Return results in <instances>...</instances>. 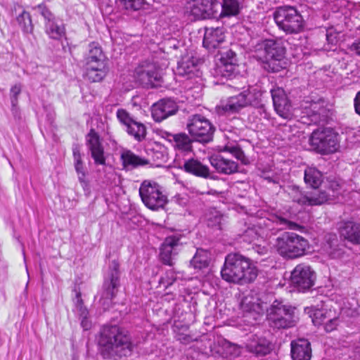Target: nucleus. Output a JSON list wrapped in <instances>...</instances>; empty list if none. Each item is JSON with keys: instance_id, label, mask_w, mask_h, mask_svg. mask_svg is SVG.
<instances>
[{"instance_id": "f257e3e1", "label": "nucleus", "mask_w": 360, "mask_h": 360, "mask_svg": "<svg viewBox=\"0 0 360 360\" xmlns=\"http://www.w3.org/2000/svg\"><path fill=\"white\" fill-rule=\"evenodd\" d=\"M98 344L104 358L115 360L131 356L136 348L128 331L117 325L103 326L99 331Z\"/></svg>"}, {"instance_id": "f03ea898", "label": "nucleus", "mask_w": 360, "mask_h": 360, "mask_svg": "<svg viewBox=\"0 0 360 360\" xmlns=\"http://www.w3.org/2000/svg\"><path fill=\"white\" fill-rule=\"evenodd\" d=\"M257 273L256 266L250 259L238 253L229 254L221 270L224 281L240 285L255 281Z\"/></svg>"}, {"instance_id": "7ed1b4c3", "label": "nucleus", "mask_w": 360, "mask_h": 360, "mask_svg": "<svg viewBox=\"0 0 360 360\" xmlns=\"http://www.w3.org/2000/svg\"><path fill=\"white\" fill-rule=\"evenodd\" d=\"M120 264L117 260L110 262L104 275L103 283L100 292L99 303L104 310L108 309L116 297L120 287Z\"/></svg>"}, {"instance_id": "20e7f679", "label": "nucleus", "mask_w": 360, "mask_h": 360, "mask_svg": "<svg viewBox=\"0 0 360 360\" xmlns=\"http://www.w3.org/2000/svg\"><path fill=\"white\" fill-rule=\"evenodd\" d=\"M278 254L286 259H295L305 255L309 243L304 237L292 232H284L275 243Z\"/></svg>"}, {"instance_id": "39448f33", "label": "nucleus", "mask_w": 360, "mask_h": 360, "mask_svg": "<svg viewBox=\"0 0 360 360\" xmlns=\"http://www.w3.org/2000/svg\"><path fill=\"white\" fill-rule=\"evenodd\" d=\"M274 19L278 28L286 34H297L303 31L304 20L293 6L278 8L274 13Z\"/></svg>"}, {"instance_id": "423d86ee", "label": "nucleus", "mask_w": 360, "mask_h": 360, "mask_svg": "<svg viewBox=\"0 0 360 360\" xmlns=\"http://www.w3.org/2000/svg\"><path fill=\"white\" fill-rule=\"evenodd\" d=\"M296 308L275 300L267 309L269 325L277 329H285L294 326L297 321Z\"/></svg>"}, {"instance_id": "0eeeda50", "label": "nucleus", "mask_w": 360, "mask_h": 360, "mask_svg": "<svg viewBox=\"0 0 360 360\" xmlns=\"http://www.w3.org/2000/svg\"><path fill=\"white\" fill-rule=\"evenodd\" d=\"M338 134L331 128H318L309 137L313 150L323 155L333 153L339 147Z\"/></svg>"}, {"instance_id": "6e6552de", "label": "nucleus", "mask_w": 360, "mask_h": 360, "mask_svg": "<svg viewBox=\"0 0 360 360\" xmlns=\"http://www.w3.org/2000/svg\"><path fill=\"white\" fill-rule=\"evenodd\" d=\"M139 195L143 204L152 210L163 208L167 202L162 187L154 181L144 180L139 188Z\"/></svg>"}, {"instance_id": "1a4fd4ad", "label": "nucleus", "mask_w": 360, "mask_h": 360, "mask_svg": "<svg viewBox=\"0 0 360 360\" xmlns=\"http://www.w3.org/2000/svg\"><path fill=\"white\" fill-rule=\"evenodd\" d=\"M240 9L239 0H204V18L236 16Z\"/></svg>"}, {"instance_id": "9d476101", "label": "nucleus", "mask_w": 360, "mask_h": 360, "mask_svg": "<svg viewBox=\"0 0 360 360\" xmlns=\"http://www.w3.org/2000/svg\"><path fill=\"white\" fill-rule=\"evenodd\" d=\"M38 11L44 19V32L51 39L60 41L66 38V28L63 20L55 15L44 4H40L33 8Z\"/></svg>"}, {"instance_id": "9b49d317", "label": "nucleus", "mask_w": 360, "mask_h": 360, "mask_svg": "<svg viewBox=\"0 0 360 360\" xmlns=\"http://www.w3.org/2000/svg\"><path fill=\"white\" fill-rule=\"evenodd\" d=\"M265 53V68L273 72H279L285 65L284 61L285 49L279 41L268 39L259 44Z\"/></svg>"}, {"instance_id": "f8f14e48", "label": "nucleus", "mask_w": 360, "mask_h": 360, "mask_svg": "<svg viewBox=\"0 0 360 360\" xmlns=\"http://www.w3.org/2000/svg\"><path fill=\"white\" fill-rule=\"evenodd\" d=\"M315 280L316 273L304 264L297 265L291 273V284L299 292L309 290L314 285Z\"/></svg>"}, {"instance_id": "ddd939ff", "label": "nucleus", "mask_w": 360, "mask_h": 360, "mask_svg": "<svg viewBox=\"0 0 360 360\" xmlns=\"http://www.w3.org/2000/svg\"><path fill=\"white\" fill-rule=\"evenodd\" d=\"M85 77L91 82H101L106 75L108 72L105 56L98 58L94 56H86Z\"/></svg>"}, {"instance_id": "4468645a", "label": "nucleus", "mask_w": 360, "mask_h": 360, "mask_svg": "<svg viewBox=\"0 0 360 360\" xmlns=\"http://www.w3.org/2000/svg\"><path fill=\"white\" fill-rule=\"evenodd\" d=\"M116 116L119 122L125 127L127 134L137 141H143L146 136V127L141 122L134 120L130 114L124 109L117 110Z\"/></svg>"}, {"instance_id": "2eb2a0df", "label": "nucleus", "mask_w": 360, "mask_h": 360, "mask_svg": "<svg viewBox=\"0 0 360 360\" xmlns=\"http://www.w3.org/2000/svg\"><path fill=\"white\" fill-rule=\"evenodd\" d=\"M86 142L94 164L97 166L105 167L107 164L106 158L104 155V148L99 134L94 129H91L86 134Z\"/></svg>"}, {"instance_id": "dca6fc26", "label": "nucleus", "mask_w": 360, "mask_h": 360, "mask_svg": "<svg viewBox=\"0 0 360 360\" xmlns=\"http://www.w3.org/2000/svg\"><path fill=\"white\" fill-rule=\"evenodd\" d=\"M274 109L277 114L284 118L291 117L292 103L285 91L281 88H276L271 90Z\"/></svg>"}, {"instance_id": "f3484780", "label": "nucleus", "mask_w": 360, "mask_h": 360, "mask_svg": "<svg viewBox=\"0 0 360 360\" xmlns=\"http://www.w3.org/2000/svg\"><path fill=\"white\" fill-rule=\"evenodd\" d=\"M179 246V238L174 236L166 238L160 249V261L165 265L173 266Z\"/></svg>"}, {"instance_id": "a211bd4d", "label": "nucleus", "mask_w": 360, "mask_h": 360, "mask_svg": "<svg viewBox=\"0 0 360 360\" xmlns=\"http://www.w3.org/2000/svg\"><path fill=\"white\" fill-rule=\"evenodd\" d=\"M178 111V105L172 99H161L153 104L151 108V114L153 120L160 122L168 117L176 114Z\"/></svg>"}, {"instance_id": "6ab92c4d", "label": "nucleus", "mask_w": 360, "mask_h": 360, "mask_svg": "<svg viewBox=\"0 0 360 360\" xmlns=\"http://www.w3.org/2000/svg\"><path fill=\"white\" fill-rule=\"evenodd\" d=\"M237 66L236 54L231 50L221 53L220 63L215 70L217 76L230 79Z\"/></svg>"}, {"instance_id": "aec40b11", "label": "nucleus", "mask_w": 360, "mask_h": 360, "mask_svg": "<svg viewBox=\"0 0 360 360\" xmlns=\"http://www.w3.org/2000/svg\"><path fill=\"white\" fill-rule=\"evenodd\" d=\"M136 75L137 79L146 86H155V82L161 79L159 70L153 63L140 65L136 69Z\"/></svg>"}, {"instance_id": "412c9836", "label": "nucleus", "mask_w": 360, "mask_h": 360, "mask_svg": "<svg viewBox=\"0 0 360 360\" xmlns=\"http://www.w3.org/2000/svg\"><path fill=\"white\" fill-rule=\"evenodd\" d=\"M72 155L74 167L77 174L78 181L84 189V191L89 193L90 192V186L89 181L86 179L88 172L82 160V155L80 153V148L78 145L73 146Z\"/></svg>"}, {"instance_id": "4be33fe9", "label": "nucleus", "mask_w": 360, "mask_h": 360, "mask_svg": "<svg viewBox=\"0 0 360 360\" xmlns=\"http://www.w3.org/2000/svg\"><path fill=\"white\" fill-rule=\"evenodd\" d=\"M247 349L257 356H264L272 349L271 342L264 337L252 335L247 343Z\"/></svg>"}, {"instance_id": "5701e85b", "label": "nucleus", "mask_w": 360, "mask_h": 360, "mask_svg": "<svg viewBox=\"0 0 360 360\" xmlns=\"http://www.w3.org/2000/svg\"><path fill=\"white\" fill-rule=\"evenodd\" d=\"M165 138L172 143L174 148L181 152H189L192 150V142L195 141L186 133L172 134L165 132Z\"/></svg>"}, {"instance_id": "b1692460", "label": "nucleus", "mask_w": 360, "mask_h": 360, "mask_svg": "<svg viewBox=\"0 0 360 360\" xmlns=\"http://www.w3.org/2000/svg\"><path fill=\"white\" fill-rule=\"evenodd\" d=\"M291 356L293 360H310L311 349L306 339H298L291 342Z\"/></svg>"}, {"instance_id": "393cba45", "label": "nucleus", "mask_w": 360, "mask_h": 360, "mask_svg": "<svg viewBox=\"0 0 360 360\" xmlns=\"http://www.w3.org/2000/svg\"><path fill=\"white\" fill-rule=\"evenodd\" d=\"M207 342H204V347H207L208 345L210 352L212 353L221 354L226 357H236L240 354V348L238 345L233 344L225 339L219 340L218 342L220 345V348L212 347L211 340L209 338L207 340Z\"/></svg>"}, {"instance_id": "a878e982", "label": "nucleus", "mask_w": 360, "mask_h": 360, "mask_svg": "<svg viewBox=\"0 0 360 360\" xmlns=\"http://www.w3.org/2000/svg\"><path fill=\"white\" fill-rule=\"evenodd\" d=\"M209 161L219 172L231 174L238 171V165L236 162L224 158L220 155H213L209 158Z\"/></svg>"}, {"instance_id": "bb28decb", "label": "nucleus", "mask_w": 360, "mask_h": 360, "mask_svg": "<svg viewBox=\"0 0 360 360\" xmlns=\"http://www.w3.org/2000/svg\"><path fill=\"white\" fill-rule=\"evenodd\" d=\"M342 238L354 245L360 244V224L353 221L344 222L340 227Z\"/></svg>"}, {"instance_id": "cd10ccee", "label": "nucleus", "mask_w": 360, "mask_h": 360, "mask_svg": "<svg viewBox=\"0 0 360 360\" xmlns=\"http://www.w3.org/2000/svg\"><path fill=\"white\" fill-rule=\"evenodd\" d=\"M250 103L251 95L249 92L244 91L235 96L231 97L227 103L224 105L223 109L228 112H237Z\"/></svg>"}, {"instance_id": "c85d7f7f", "label": "nucleus", "mask_w": 360, "mask_h": 360, "mask_svg": "<svg viewBox=\"0 0 360 360\" xmlns=\"http://www.w3.org/2000/svg\"><path fill=\"white\" fill-rule=\"evenodd\" d=\"M120 159L125 169H133L150 163L149 160L136 155L129 150H123L121 153Z\"/></svg>"}, {"instance_id": "c756f323", "label": "nucleus", "mask_w": 360, "mask_h": 360, "mask_svg": "<svg viewBox=\"0 0 360 360\" xmlns=\"http://www.w3.org/2000/svg\"><path fill=\"white\" fill-rule=\"evenodd\" d=\"M224 38L221 29L219 27L215 29L205 27L204 48L216 49L219 44L224 41Z\"/></svg>"}, {"instance_id": "7c9ffc66", "label": "nucleus", "mask_w": 360, "mask_h": 360, "mask_svg": "<svg viewBox=\"0 0 360 360\" xmlns=\"http://www.w3.org/2000/svg\"><path fill=\"white\" fill-rule=\"evenodd\" d=\"M307 114L310 122L315 124L324 123L328 117L326 108L319 103H311Z\"/></svg>"}, {"instance_id": "2f4dec72", "label": "nucleus", "mask_w": 360, "mask_h": 360, "mask_svg": "<svg viewBox=\"0 0 360 360\" xmlns=\"http://www.w3.org/2000/svg\"><path fill=\"white\" fill-rule=\"evenodd\" d=\"M146 151L151 160L157 165L165 163L167 160V153L166 148L161 144L154 143L146 146Z\"/></svg>"}, {"instance_id": "473e14b6", "label": "nucleus", "mask_w": 360, "mask_h": 360, "mask_svg": "<svg viewBox=\"0 0 360 360\" xmlns=\"http://www.w3.org/2000/svg\"><path fill=\"white\" fill-rule=\"evenodd\" d=\"M187 129L195 141L202 142V117L195 115L189 120Z\"/></svg>"}, {"instance_id": "72a5a7b5", "label": "nucleus", "mask_w": 360, "mask_h": 360, "mask_svg": "<svg viewBox=\"0 0 360 360\" xmlns=\"http://www.w3.org/2000/svg\"><path fill=\"white\" fill-rule=\"evenodd\" d=\"M304 182L314 189H317L323 182V174L316 167H307L304 170Z\"/></svg>"}, {"instance_id": "f704fd0d", "label": "nucleus", "mask_w": 360, "mask_h": 360, "mask_svg": "<svg viewBox=\"0 0 360 360\" xmlns=\"http://www.w3.org/2000/svg\"><path fill=\"white\" fill-rule=\"evenodd\" d=\"M304 312L309 315L313 323L317 326H322L331 314V311L314 307H306Z\"/></svg>"}, {"instance_id": "c9c22d12", "label": "nucleus", "mask_w": 360, "mask_h": 360, "mask_svg": "<svg viewBox=\"0 0 360 360\" xmlns=\"http://www.w3.org/2000/svg\"><path fill=\"white\" fill-rule=\"evenodd\" d=\"M330 194L325 191H314L309 195H307V202L306 205H319L328 201Z\"/></svg>"}, {"instance_id": "e433bc0d", "label": "nucleus", "mask_w": 360, "mask_h": 360, "mask_svg": "<svg viewBox=\"0 0 360 360\" xmlns=\"http://www.w3.org/2000/svg\"><path fill=\"white\" fill-rule=\"evenodd\" d=\"M16 20L25 34H31L34 30L31 15L29 12L23 11L17 16Z\"/></svg>"}, {"instance_id": "4c0bfd02", "label": "nucleus", "mask_w": 360, "mask_h": 360, "mask_svg": "<svg viewBox=\"0 0 360 360\" xmlns=\"http://www.w3.org/2000/svg\"><path fill=\"white\" fill-rule=\"evenodd\" d=\"M179 316H177L176 310L174 312V331L176 333V338L179 341L182 343H188L191 341V337L186 333L188 330V326L185 325H181V327L177 324V320L176 318Z\"/></svg>"}, {"instance_id": "58836bf2", "label": "nucleus", "mask_w": 360, "mask_h": 360, "mask_svg": "<svg viewBox=\"0 0 360 360\" xmlns=\"http://www.w3.org/2000/svg\"><path fill=\"white\" fill-rule=\"evenodd\" d=\"M118 6L127 11H136L143 8L146 0H118Z\"/></svg>"}, {"instance_id": "ea45409f", "label": "nucleus", "mask_w": 360, "mask_h": 360, "mask_svg": "<svg viewBox=\"0 0 360 360\" xmlns=\"http://www.w3.org/2000/svg\"><path fill=\"white\" fill-rule=\"evenodd\" d=\"M184 168L186 172L193 174L197 176H202V165L197 160L191 158L186 161Z\"/></svg>"}, {"instance_id": "a19ab883", "label": "nucleus", "mask_w": 360, "mask_h": 360, "mask_svg": "<svg viewBox=\"0 0 360 360\" xmlns=\"http://www.w3.org/2000/svg\"><path fill=\"white\" fill-rule=\"evenodd\" d=\"M272 221L275 225L277 226L273 227L271 229V231H274V229L278 230H283L285 229H289L295 230L297 229L300 226L297 224L296 223L292 222L283 217H278V216H274L273 217Z\"/></svg>"}, {"instance_id": "79ce46f5", "label": "nucleus", "mask_w": 360, "mask_h": 360, "mask_svg": "<svg viewBox=\"0 0 360 360\" xmlns=\"http://www.w3.org/2000/svg\"><path fill=\"white\" fill-rule=\"evenodd\" d=\"M288 192L293 202L301 205H306V202H307V195L303 194L298 186H289Z\"/></svg>"}, {"instance_id": "37998d69", "label": "nucleus", "mask_w": 360, "mask_h": 360, "mask_svg": "<svg viewBox=\"0 0 360 360\" xmlns=\"http://www.w3.org/2000/svg\"><path fill=\"white\" fill-rule=\"evenodd\" d=\"M224 150L230 153L238 160H240L242 164H249L248 158L245 156L244 152L238 145L226 146Z\"/></svg>"}, {"instance_id": "c03bdc74", "label": "nucleus", "mask_w": 360, "mask_h": 360, "mask_svg": "<svg viewBox=\"0 0 360 360\" xmlns=\"http://www.w3.org/2000/svg\"><path fill=\"white\" fill-rule=\"evenodd\" d=\"M189 9L190 15L193 17L192 20L202 19V0H193L190 3Z\"/></svg>"}, {"instance_id": "a18cd8bd", "label": "nucleus", "mask_w": 360, "mask_h": 360, "mask_svg": "<svg viewBox=\"0 0 360 360\" xmlns=\"http://www.w3.org/2000/svg\"><path fill=\"white\" fill-rule=\"evenodd\" d=\"M196 69L193 60H186L178 63L177 72L180 75H186L193 73Z\"/></svg>"}, {"instance_id": "49530a36", "label": "nucleus", "mask_w": 360, "mask_h": 360, "mask_svg": "<svg viewBox=\"0 0 360 360\" xmlns=\"http://www.w3.org/2000/svg\"><path fill=\"white\" fill-rule=\"evenodd\" d=\"M75 291L76 292V295L74 299V302L76 313L79 316V317H87L89 315V311L84 305L83 300L81 297V293L80 292H77L76 289Z\"/></svg>"}, {"instance_id": "de8ad7c7", "label": "nucleus", "mask_w": 360, "mask_h": 360, "mask_svg": "<svg viewBox=\"0 0 360 360\" xmlns=\"http://www.w3.org/2000/svg\"><path fill=\"white\" fill-rule=\"evenodd\" d=\"M240 305L242 309L248 313L252 311L258 313L260 310L263 309L262 304L253 302L247 297L243 299Z\"/></svg>"}, {"instance_id": "09e8293b", "label": "nucleus", "mask_w": 360, "mask_h": 360, "mask_svg": "<svg viewBox=\"0 0 360 360\" xmlns=\"http://www.w3.org/2000/svg\"><path fill=\"white\" fill-rule=\"evenodd\" d=\"M204 143L210 142L212 141L213 134L215 131L214 126L208 120L204 117Z\"/></svg>"}, {"instance_id": "8fccbe9b", "label": "nucleus", "mask_w": 360, "mask_h": 360, "mask_svg": "<svg viewBox=\"0 0 360 360\" xmlns=\"http://www.w3.org/2000/svg\"><path fill=\"white\" fill-rule=\"evenodd\" d=\"M339 324V318L336 316H332L330 314L329 318L327 319V320L322 326H323V329L326 332L330 333L336 330Z\"/></svg>"}, {"instance_id": "3c124183", "label": "nucleus", "mask_w": 360, "mask_h": 360, "mask_svg": "<svg viewBox=\"0 0 360 360\" xmlns=\"http://www.w3.org/2000/svg\"><path fill=\"white\" fill-rule=\"evenodd\" d=\"M182 275L180 272H176L173 269L167 271L165 278L161 279V282L166 283V287L172 285Z\"/></svg>"}, {"instance_id": "603ef678", "label": "nucleus", "mask_w": 360, "mask_h": 360, "mask_svg": "<svg viewBox=\"0 0 360 360\" xmlns=\"http://www.w3.org/2000/svg\"><path fill=\"white\" fill-rule=\"evenodd\" d=\"M86 56H94L98 58L105 56L101 46L96 42L89 44L88 53Z\"/></svg>"}, {"instance_id": "864d4df0", "label": "nucleus", "mask_w": 360, "mask_h": 360, "mask_svg": "<svg viewBox=\"0 0 360 360\" xmlns=\"http://www.w3.org/2000/svg\"><path fill=\"white\" fill-rule=\"evenodd\" d=\"M21 91H22V85L20 83L15 84L11 88L10 96H11V105H14L15 103H18V96L21 93Z\"/></svg>"}, {"instance_id": "5fc2aeb1", "label": "nucleus", "mask_w": 360, "mask_h": 360, "mask_svg": "<svg viewBox=\"0 0 360 360\" xmlns=\"http://www.w3.org/2000/svg\"><path fill=\"white\" fill-rule=\"evenodd\" d=\"M243 240L251 243L258 238V234L255 229H248L242 235Z\"/></svg>"}, {"instance_id": "6e6d98bb", "label": "nucleus", "mask_w": 360, "mask_h": 360, "mask_svg": "<svg viewBox=\"0 0 360 360\" xmlns=\"http://www.w3.org/2000/svg\"><path fill=\"white\" fill-rule=\"evenodd\" d=\"M200 251L201 250L197 249V252L191 260V266L193 267V269L197 270H201L202 268V259L201 256L199 255Z\"/></svg>"}, {"instance_id": "4d7b16f0", "label": "nucleus", "mask_w": 360, "mask_h": 360, "mask_svg": "<svg viewBox=\"0 0 360 360\" xmlns=\"http://www.w3.org/2000/svg\"><path fill=\"white\" fill-rule=\"evenodd\" d=\"M221 216L217 210L214 211L213 218L207 219V226H219L221 222Z\"/></svg>"}, {"instance_id": "13d9d810", "label": "nucleus", "mask_w": 360, "mask_h": 360, "mask_svg": "<svg viewBox=\"0 0 360 360\" xmlns=\"http://www.w3.org/2000/svg\"><path fill=\"white\" fill-rule=\"evenodd\" d=\"M215 253L212 252L211 251H207L204 250V268L209 266L210 264L214 260Z\"/></svg>"}, {"instance_id": "bf43d9fd", "label": "nucleus", "mask_w": 360, "mask_h": 360, "mask_svg": "<svg viewBox=\"0 0 360 360\" xmlns=\"http://www.w3.org/2000/svg\"><path fill=\"white\" fill-rule=\"evenodd\" d=\"M354 106L356 113L360 116V91L356 93L354 97Z\"/></svg>"}, {"instance_id": "052dcab7", "label": "nucleus", "mask_w": 360, "mask_h": 360, "mask_svg": "<svg viewBox=\"0 0 360 360\" xmlns=\"http://www.w3.org/2000/svg\"><path fill=\"white\" fill-rule=\"evenodd\" d=\"M208 305L210 307V314L207 318L210 319V317H214V312L216 309L217 302L214 299L210 297L208 300Z\"/></svg>"}, {"instance_id": "680f3d73", "label": "nucleus", "mask_w": 360, "mask_h": 360, "mask_svg": "<svg viewBox=\"0 0 360 360\" xmlns=\"http://www.w3.org/2000/svg\"><path fill=\"white\" fill-rule=\"evenodd\" d=\"M187 189L188 191V195L191 198H194L201 195V193L200 192V191L194 186H191L189 188H187Z\"/></svg>"}, {"instance_id": "e2e57ef3", "label": "nucleus", "mask_w": 360, "mask_h": 360, "mask_svg": "<svg viewBox=\"0 0 360 360\" xmlns=\"http://www.w3.org/2000/svg\"><path fill=\"white\" fill-rule=\"evenodd\" d=\"M11 112L13 116L16 120H20L21 119L20 111L18 107V103H15L14 105H11Z\"/></svg>"}, {"instance_id": "0e129e2a", "label": "nucleus", "mask_w": 360, "mask_h": 360, "mask_svg": "<svg viewBox=\"0 0 360 360\" xmlns=\"http://www.w3.org/2000/svg\"><path fill=\"white\" fill-rule=\"evenodd\" d=\"M351 50L360 56V38L355 40L351 45Z\"/></svg>"}, {"instance_id": "69168bd1", "label": "nucleus", "mask_w": 360, "mask_h": 360, "mask_svg": "<svg viewBox=\"0 0 360 360\" xmlns=\"http://www.w3.org/2000/svg\"><path fill=\"white\" fill-rule=\"evenodd\" d=\"M81 319V326L84 330H88L90 328V323L89 322L87 317H79Z\"/></svg>"}, {"instance_id": "338daca9", "label": "nucleus", "mask_w": 360, "mask_h": 360, "mask_svg": "<svg viewBox=\"0 0 360 360\" xmlns=\"http://www.w3.org/2000/svg\"><path fill=\"white\" fill-rule=\"evenodd\" d=\"M263 178L270 183L277 184L278 182L277 177L270 176L269 175L265 174H264Z\"/></svg>"}, {"instance_id": "774afa93", "label": "nucleus", "mask_w": 360, "mask_h": 360, "mask_svg": "<svg viewBox=\"0 0 360 360\" xmlns=\"http://www.w3.org/2000/svg\"><path fill=\"white\" fill-rule=\"evenodd\" d=\"M204 178H207L209 176V169L204 165Z\"/></svg>"}]
</instances>
